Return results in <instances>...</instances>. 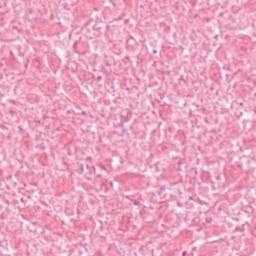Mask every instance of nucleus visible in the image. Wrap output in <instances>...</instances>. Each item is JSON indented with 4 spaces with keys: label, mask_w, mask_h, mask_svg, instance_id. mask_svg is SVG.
Instances as JSON below:
<instances>
[{
    "label": "nucleus",
    "mask_w": 256,
    "mask_h": 256,
    "mask_svg": "<svg viewBox=\"0 0 256 256\" xmlns=\"http://www.w3.org/2000/svg\"><path fill=\"white\" fill-rule=\"evenodd\" d=\"M92 29L96 32V35H101L103 33V29H105V22L97 20L92 26Z\"/></svg>",
    "instance_id": "nucleus-1"
},
{
    "label": "nucleus",
    "mask_w": 256,
    "mask_h": 256,
    "mask_svg": "<svg viewBox=\"0 0 256 256\" xmlns=\"http://www.w3.org/2000/svg\"><path fill=\"white\" fill-rule=\"evenodd\" d=\"M75 171L78 175H83V173H85V165L81 162L76 163Z\"/></svg>",
    "instance_id": "nucleus-2"
},
{
    "label": "nucleus",
    "mask_w": 256,
    "mask_h": 256,
    "mask_svg": "<svg viewBox=\"0 0 256 256\" xmlns=\"http://www.w3.org/2000/svg\"><path fill=\"white\" fill-rule=\"evenodd\" d=\"M187 167V160L185 159H180L178 161V171L183 173L185 171V168Z\"/></svg>",
    "instance_id": "nucleus-3"
},
{
    "label": "nucleus",
    "mask_w": 256,
    "mask_h": 256,
    "mask_svg": "<svg viewBox=\"0 0 256 256\" xmlns=\"http://www.w3.org/2000/svg\"><path fill=\"white\" fill-rule=\"evenodd\" d=\"M79 45H81V42H79V41H76L73 45V49H74L75 53H78V54L81 53V50H79Z\"/></svg>",
    "instance_id": "nucleus-4"
},
{
    "label": "nucleus",
    "mask_w": 256,
    "mask_h": 256,
    "mask_svg": "<svg viewBox=\"0 0 256 256\" xmlns=\"http://www.w3.org/2000/svg\"><path fill=\"white\" fill-rule=\"evenodd\" d=\"M165 186H161L160 187V191H158V196L161 197V195L163 194V192H165Z\"/></svg>",
    "instance_id": "nucleus-5"
},
{
    "label": "nucleus",
    "mask_w": 256,
    "mask_h": 256,
    "mask_svg": "<svg viewBox=\"0 0 256 256\" xmlns=\"http://www.w3.org/2000/svg\"><path fill=\"white\" fill-rule=\"evenodd\" d=\"M233 105H237L238 107H244L245 104L243 102L235 101V102H233Z\"/></svg>",
    "instance_id": "nucleus-6"
},
{
    "label": "nucleus",
    "mask_w": 256,
    "mask_h": 256,
    "mask_svg": "<svg viewBox=\"0 0 256 256\" xmlns=\"http://www.w3.org/2000/svg\"><path fill=\"white\" fill-rule=\"evenodd\" d=\"M124 125H125V122H123V121H120L119 123H118V127H124Z\"/></svg>",
    "instance_id": "nucleus-7"
},
{
    "label": "nucleus",
    "mask_w": 256,
    "mask_h": 256,
    "mask_svg": "<svg viewBox=\"0 0 256 256\" xmlns=\"http://www.w3.org/2000/svg\"><path fill=\"white\" fill-rule=\"evenodd\" d=\"M191 173H194L195 175H197V174H198L197 168H192V169H191Z\"/></svg>",
    "instance_id": "nucleus-8"
},
{
    "label": "nucleus",
    "mask_w": 256,
    "mask_h": 256,
    "mask_svg": "<svg viewBox=\"0 0 256 256\" xmlns=\"http://www.w3.org/2000/svg\"><path fill=\"white\" fill-rule=\"evenodd\" d=\"M103 80V77L102 76H98L96 81H102Z\"/></svg>",
    "instance_id": "nucleus-9"
},
{
    "label": "nucleus",
    "mask_w": 256,
    "mask_h": 256,
    "mask_svg": "<svg viewBox=\"0 0 256 256\" xmlns=\"http://www.w3.org/2000/svg\"><path fill=\"white\" fill-rule=\"evenodd\" d=\"M139 201H137V200H135L134 202H133V205H135V206H137V205H139Z\"/></svg>",
    "instance_id": "nucleus-10"
},
{
    "label": "nucleus",
    "mask_w": 256,
    "mask_h": 256,
    "mask_svg": "<svg viewBox=\"0 0 256 256\" xmlns=\"http://www.w3.org/2000/svg\"><path fill=\"white\" fill-rule=\"evenodd\" d=\"M152 53H153V55H157V49H154V50L152 51Z\"/></svg>",
    "instance_id": "nucleus-11"
},
{
    "label": "nucleus",
    "mask_w": 256,
    "mask_h": 256,
    "mask_svg": "<svg viewBox=\"0 0 256 256\" xmlns=\"http://www.w3.org/2000/svg\"><path fill=\"white\" fill-rule=\"evenodd\" d=\"M122 131H123V135H125V133H127V129L126 128H123Z\"/></svg>",
    "instance_id": "nucleus-12"
},
{
    "label": "nucleus",
    "mask_w": 256,
    "mask_h": 256,
    "mask_svg": "<svg viewBox=\"0 0 256 256\" xmlns=\"http://www.w3.org/2000/svg\"><path fill=\"white\" fill-rule=\"evenodd\" d=\"M188 201H193V196H189Z\"/></svg>",
    "instance_id": "nucleus-13"
},
{
    "label": "nucleus",
    "mask_w": 256,
    "mask_h": 256,
    "mask_svg": "<svg viewBox=\"0 0 256 256\" xmlns=\"http://www.w3.org/2000/svg\"><path fill=\"white\" fill-rule=\"evenodd\" d=\"M81 115H87V112L86 111H82Z\"/></svg>",
    "instance_id": "nucleus-14"
},
{
    "label": "nucleus",
    "mask_w": 256,
    "mask_h": 256,
    "mask_svg": "<svg viewBox=\"0 0 256 256\" xmlns=\"http://www.w3.org/2000/svg\"><path fill=\"white\" fill-rule=\"evenodd\" d=\"M182 256H187V251H184V252L182 253Z\"/></svg>",
    "instance_id": "nucleus-15"
},
{
    "label": "nucleus",
    "mask_w": 256,
    "mask_h": 256,
    "mask_svg": "<svg viewBox=\"0 0 256 256\" xmlns=\"http://www.w3.org/2000/svg\"><path fill=\"white\" fill-rule=\"evenodd\" d=\"M21 202L24 203V202H25V199L21 198Z\"/></svg>",
    "instance_id": "nucleus-16"
},
{
    "label": "nucleus",
    "mask_w": 256,
    "mask_h": 256,
    "mask_svg": "<svg viewBox=\"0 0 256 256\" xmlns=\"http://www.w3.org/2000/svg\"><path fill=\"white\" fill-rule=\"evenodd\" d=\"M208 223H211V218H209V220H207Z\"/></svg>",
    "instance_id": "nucleus-17"
},
{
    "label": "nucleus",
    "mask_w": 256,
    "mask_h": 256,
    "mask_svg": "<svg viewBox=\"0 0 256 256\" xmlns=\"http://www.w3.org/2000/svg\"><path fill=\"white\" fill-rule=\"evenodd\" d=\"M86 168L89 169V164L86 165Z\"/></svg>",
    "instance_id": "nucleus-18"
},
{
    "label": "nucleus",
    "mask_w": 256,
    "mask_h": 256,
    "mask_svg": "<svg viewBox=\"0 0 256 256\" xmlns=\"http://www.w3.org/2000/svg\"><path fill=\"white\" fill-rule=\"evenodd\" d=\"M108 67H111V64L107 63Z\"/></svg>",
    "instance_id": "nucleus-19"
},
{
    "label": "nucleus",
    "mask_w": 256,
    "mask_h": 256,
    "mask_svg": "<svg viewBox=\"0 0 256 256\" xmlns=\"http://www.w3.org/2000/svg\"><path fill=\"white\" fill-rule=\"evenodd\" d=\"M217 37H219L218 35L215 36V39H217Z\"/></svg>",
    "instance_id": "nucleus-20"
},
{
    "label": "nucleus",
    "mask_w": 256,
    "mask_h": 256,
    "mask_svg": "<svg viewBox=\"0 0 256 256\" xmlns=\"http://www.w3.org/2000/svg\"><path fill=\"white\" fill-rule=\"evenodd\" d=\"M156 1V3L159 1V0H155Z\"/></svg>",
    "instance_id": "nucleus-21"
}]
</instances>
